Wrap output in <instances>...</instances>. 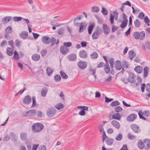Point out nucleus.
<instances>
[{
    "label": "nucleus",
    "instance_id": "nucleus-49",
    "mask_svg": "<svg viewBox=\"0 0 150 150\" xmlns=\"http://www.w3.org/2000/svg\"><path fill=\"white\" fill-rule=\"evenodd\" d=\"M32 104L31 108L35 106L36 105V100H35V97L33 96L32 98Z\"/></svg>",
    "mask_w": 150,
    "mask_h": 150
},
{
    "label": "nucleus",
    "instance_id": "nucleus-24",
    "mask_svg": "<svg viewBox=\"0 0 150 150\" xmlns=\"http://www.w3.org/2000/svg\"><path fill=\"white\" fill-rule=\"evenodd\" d=\"M40 56L38 54H33L32 57V59L35 61H38L40 58Z\"/></svg>",
    "mask_w": 150,
    "mask_h": 150
},
{
    "label": "nucleus",
    "instance_id": "nucleus-12",
    "mask_svg": "<svg viewBox=\"0 0 150 150\" xmlns=\"http://www.w3.org/2000/svg\"><path fill=\"white\" fill-rule=\"evenodd\" d=\"M31 102V98L29 96H26L23 100V102L25 104H29Z\"/></svg>",
    "mask_w": 150,
    "mask_h": 150
},
{
    "label": "nucleus",
    "instance_id": "nucleus-1",
    "mask_svg": "<svg viewBox=\"0 0 150 150\" xmlns=\"http://www.w3.org/2000/svg\"><path fill=\"white\" fill-rule=\"evenodd\" d=\"M43 125L41 123L37 122L34 123L32 126V131L36 133L41 131L44 128Z\"/></svg>",
    "mask_w": 150,
    "mask_h": 150
},
{
    "label": "nucleus",
    "instance_id": "nucleus-35",
    "mask_svg": "<svg viewBox=\"0 0 150 150\" xmlns=\"http://www.w3.org/2000/svg\"><path fill=\"white\" fill-rule=\"evenodd\" d=\"M133 36L137 39H140V33L138 32H135L133 33Z\"/></svg>",
    "mask_w": 150,
    "mask_h": 150
},
{
    "label": "nucleus",
    "instance_id": "nucleus-5",
    "mask_svg": "<svg viewBox=\"0 0 150 150\" xmlns=\"http://www.w3.org/2000/svg\"><path fill=\"white\" fill-rule=\"evenodd\" d=\"M77 65L79 69L83 70L87 66V64L85 61L80 60L77 63Z\"/></svg>",
    "mask_w": 150,
    "mask_h": 150
},
{
    "label": "nucleus",
    "instance_id": "nucleus-45",
    "mask_svg": "<svg viewBox=\"0 0 150 150\" xmlns=\"http://www.w3.org/2000/svg\"><path fill=\"white\" fill-rule=\"evenodd\" d=\"M140 40H142L145 36V33L144 31H142L140 33Z\"/></svg>",
    "mask_w": 150,
    "mask_h": 150
},
{
    "label": "nucleus",
    "instance_id": "nucleus-36",
    "mask_svg": "<svg viewBox=\"0 0 150 150\" xmlns=\"http://www.w3.org/2000/svg\"><path fill=\"white\" fill-rule=\"evenodd\" d=\"M13 21L17 22L22 20L23 18L20 16H15L13 17Z\"/></svg>",
    "mask_w": 150,
    "mask_h": 150
},
{
    "label": "nucleus",
    "instance_id": "nucleus-46",
    "mask_svg": "<svg viewBox=\"0 0 150 150\" xmlns=\"http://www.w3.org/2000/svg\"><path fill=\"white\" fill-rule=\"evenodd\" d=\"M61 79V77L59 75H56L54 76V79L57 82H60Z\"/></svg>",
    "mask_w": 150,
    "mask_h": 150
},
{
    "label": "nucleus",
    "instance_id": "nucleus-16",
    "mask_svg": "<svg viewBox=\"0 0 150 150\" xmlns=\"http://www.w3.org/2000/svg\"><path fill=\"white\" fill-rule=\"evenodd\" d=\"M61 53L63 55H65L69 52L68 49L65 48L64 46H61L60 48Z\"/></svg>",
    "mask_w": 150,
    "mask_h": 150
},
{
    "label": "nucleus",
    "instance_id": "nucleus-60",
    "mask_svg": "<svg viewBox=\"0 0 150 150\" xmlns=\"http://www.w3.org/2000/svg\"><path fill=\"white\" fill-rule=\"evenodd\" d=\"M8 44L13 49L14 48V45L13 42V40H11L8 42Z\"/></svg>",
    "mask_w": 150,
    "mask_h": 150
},
{
    "label": "nucleus",
    "instance_id": "nucleus-23",
    "mask_svg": "<svg viewBox=\"0 0 150 150\" xmlns=\"http://www.w3.org/2000/svg\"><path fill=\"white\" fill-rule=\"evenodd\" d=\"M143 142L145 144H146L147 145V147H145V149L146 150L148 149L150 147V139H145L144 140Z\"/></svg>",
    "mask_w": 150,
    "mask_h": 150
},
{
    "label": "nucleus",
    "instance_id": "nucleus-54",
    "mask_svg": "<svg viewBox=\"0 0 150 150\" xmlns=\"http://www.w3.org/2000/svg\"><path fill=\"white\" fill-rule=\"evenodd\" d=\"M64 30L62 28H60L58 29V33L59 35H62L64 34Z\"/></svg>",
    "mask_w": 150,
    "mask_h": 150
},
{
    "label": "nucleus",
    "instance_id": "nucleus-59",
    "mask_svg": "<svg viewBox=\"0 0 150 150\" xmlns=\"http://www.w3.org/2000/svg\"><path fill=\"white\" fill-rule=\"evenodd\" d=\"M51 47L53 46L56 42V39L54 37H52L51 39Z\"/></svg>",
    "mask_w": 150,
    "mask_h": 150
},
{
    "label": "nucleus",
    "instance_id": "nucleus-42",
    "mask_svg": "<svg viewBox=\"0 0 150 150\" xmlns=\"http://www.w3.org/2000/svg\"><path fill=\"white\" fill-rule=\"evenodd\" d=\"M46 73L49 76H50L51 74L53 73V71L50 68L47 67L46 70Z\"/></svg>",
    "mask_w": 150,
    "mask_h": 150
},
{
    "label": "nucleus",
    "instance_id": "nucleus-11",
    "mask_svg": "<svg viewBox=\"0 0 150 150\" xmlns=\"http://www.w3.org/2000/svg\"><path fill=\"white\" fill-rule=\"evenodd\" d=\"M115 68L116 70L119 71L122 68V65L120 60H117L115 63Z\"/></svg>",
    "mask_w": 150,
    "mask_h": 150
},
{
    "label": "nucleus",
    "instance_id": "nucleus-19",
    "mask_svg": "<svg viewBox=\"0 0 150 150\" xmlns=\"http://www.w3.org/2000/svg\"><path fill=\"white\" fill-rule=\"evenodd\" d=\"M12 17L11 16H7L4 17L2 19V22L4 23H7L12 19Z\"/></svg>",
    "mask_w": 150,
    "mask_h": 150
},
{
    "label": "nucleus",
    "instance_id": "nucleus-50",
    "mask_svg": "<svg viewBox=\"0 0 150 150\" xmlns=\"http://www.w3.org/2000/svg\"><path fill=\"white\" fill-rule=\"evenodd\" d=\"M127 137L129 139L131 140H134L136 138V137L133 135H131L129 133L128 134Z\"/></svg>",
    "mask_w": 150,
    "mask_h": 150
},
{
    "label": "nucleus",
    "instance_id": "nucleus-61",
    "mask_svg": "<svg viewBox=\"0 0 150 150\" xmlns=\"http://www.w3.org/2000/svg\"><path fill=\"white\" fill-rule=\"evenodd\" d=\"M47 53V51L46 49L42 50L40 51V54L42 56H45Z\"/></svg>",
    "mask_w": 150,
    "mask_h": 150
},
{
    "label": "nucleus",
    "instance_id": "nucleus-13",
    "mask_svg": "<svg viewBox=\"0 0 150 150\" xmlns=\"http://www.w3.org/2000/svg\"><path fill=\"white\" fill-rule=\"evenodd\" d=\"M103 29L105 34H108L109 33L110 28L106 24L104 23L103 24Z\"/></svg>",
    "mask_w": 150,
    "mask_h": 150
},
{
    "label": "nucleus",
    "instance_id": "nucleus-22",
    "mask_svg": "<svg viewBox=\"0 0 150 150\" xmlns=\"http://www.w3.org/2000/svg\"><path fill=\"white\" fill-rule=\"evenodd\" d=\"M94 26L95 24L94 23H92L88 26V32L89 34H91Z\"/></svg>",
    "mask_w": 150,
    "mask_h": 150
},
{
    "label": "nucleus",
    "instance_id": "nucleus-8",
    "mask_svg": "<svg viewBox=\"0 0 150 150\" xmlns=\"http://www.w3.org/2000/svg\"><path fill=\"white\" fill-rule=\"evenodd\" d=\"M130 127L135 133H138L141 131L139 126L135 124L132 125Z\"/></svg>",
    "mask_w": 150,
    "mask_h": 150
},
{
    "label": "nucleus",
    "instance_id": "nucleus-57",
    "mask_svg": "<svg viewBox=\"0 0 150 150\" xmlns=\"http://www.w3.org/2000/svg\"><path fill=\"white\" fill-rule=\"evenodd\" d=\"M63 45L65 47H70L72 45V43L70 42H65L63 43Z\"/></svg>",
    "mask_w": 150,
    "mask_h": 150
},
{
    "label": "nucleus",
    "instance_id": "nucleus-21",
    "mask_svg": "<svg viewBox=\"0 0 150 150\" xmlns=\"http://www.w3.org/2000/svg\"><path fill=\"white\" fill-rule=\"evenodd\" d=\"M134 71L138 74H141L142 71V67L140 66H137L134 69Z\"/></svg>",
    "mask_w": 150,
    "mask_h": 150
},
{
    "label": "nucleus",
    "instance_id": "nucleus-41",
    "mask_svg": "<svg viewBox=\"0 0 150 150\" xmlns=\"http://www.w3.org/2000/svg\"><path fill=\"white\" fill-rule=\"evenodd\" d=\"M91 58L93 59H96L98 57V53L96 52H93V53L91 55Z\"/></svg>",
    "mask_w": 150,
    "mask_h": 150
},
{
    "label": "nucleus",
    "instance_id": "nucleus-31",
    "mask_svg": "<svg viewBox=\"0 0 150 150\" xmlns=\"http://www.w3.org/2000/svg\"><path fill=\"white\" fill-rule=\"evenodd\" d=\"M27 133L25 132H21L20 134V138L22 140H26L27 139Z\"/></svg>",
    "mask_w": 150,
    "mask_h": 150
},
{
    "label": "nucleus",
    "instance_id": "nucleus-38",
    "mask_svg": "<svg viewBox=\"0 0 150 150\" xmlns=\"http://www.w3.org/2000/svg\"><path fill=\"white\" fill-rule=\"evenodd\" d=\"M94 32H98L99 33V34H101L103 32V30L101 28H100L98 26H97L96 27Z\"/></svg>",
    "mask_w": 150,
    "mask_h": 150
},
{
    "label": "nucleus",
    "instance_id": "nucleus-63",
    "mask_svg": "<svg viewBox=\"0 0 150 150\" xmlns=\"http://www.w3.org/2000/svg\"><path fill=\"white\" fill-rule=\"evenodd\" d=\"M122 66L125 68L127 69L128 68V65L127 62L124 61L122 62Z\"/></svg>",
    "mask_w": 150,
    "mask_h": 150
},
{
    "label": "nucleus",
    "instance_id": "nucleus-56",
    "mask_svg": "<svg viewBox=\"0 0 150 150\" xmlns=\"http://www.w3.org/2000/svg\"><path fill=\"white\" fill-rule=\"evenodd\" d=\"M99 11V9L98 7L95 6L93 7L92 8V11L93 12H97Z\"/></svg>",
    "mask_w": 150,
    "mask_h": 150
},
{
    "label": "nucleus",
    "instance_id": "nucleus-6",
    "mask_svg": "<svg viewBox=\"0 0 150 150\" xmlns=\"http://www.w3.org/2000/svg\"><path fill=\"white\" fill-rule=\"evenodd\" d=\"M129 77L127 80L128 82L131 83H134L135 81L134 77L136 76V75L133 73L130 72L129 73Z\"/></svg>",
    "mask_w": 150,
    "mask_h": 150
},
{
    "label": "nucleus",
    "instance_id": "nucleus-48",
    "mask_svg": "<svg viewBox=\"0 0 150 150\" xmlns=\"http://www.w3.org/2000/svg\"><path fill=\"white\" fill-rule=\"evenodd\" d=\"M115 111L117 112V113H119V112L122 111V108L120 106H118L115 107L114 108Z\"/></svg>",
    "mask_w": 150,
    "mask_h": 150
},
{
    "label": "nucleus",
    "instance_id": "nucleus-30",
    "mask_svg": "<svg viewBox=\"0 0 150 150\" xmlns=\"http://www.w3.org/2000/svg\"><path fill=\"white\" fill-rule=\"evenodd\" d=\"M149 67H145L144 69V78H146L148 75V73Z\"/></svg>",
    "mask_w": 150,
    "mask_h": 150
},
{
    "label": "nucleus",
    "instance_id": "nucleus-44",
    "mask_svg": "<svg viewBox=\"0 0 150 150\" xmlns=\"http://www.w3.org/2000/svg\"><path fill=\"white\" fill-rule=\"evenodd\" d=\"M120 103L117 100H115L112 102L110 103V105L112 106H115L120 105Z\"/></svg>",
    "mask_w": 150,
    "mask_h": 150
},
{
    "label": "nucleus",
    "instance_id": "nucleus-20",
    "mask_svg": "<svg viewBox=\"0 0 150 150\" xmlns=\"http://www.w3.org/2000/svg\"><path fill=\"white\" fill-rule=\"evenodd\" d=\"M128 54L129 58L131 60H132L136 55L135 53L133 50L129 51Z\"/></svg>",
    "mask_w": 150,
    "mask_h": 150
},
{
    "label": "nucleus",
    "instance_id": "nucleus-39",
    "mask_svg": "<svg viewBox=\"0 0 150 150\" xmlns=\"http://www.w3.org/2000/svg\"><path fill=\"white\" fill-rule=\"evenodd\" d=\"M10 136L14 142H16L17 141L16 136L13 132H10Z\"/></svg>",
    "mask_w": 150,
    "mask_h": 150
},
{
    "label": "nucleus",
    "instance_id": "nucleus-25",
    "mask_svg": "<svg viewBox=\"0 0 150 150\" xmlns=\"http://www.w3.org/2000/svg\"><path fill=\"white\" fill-rule=\"evenodd\" d=\"M13 48L11 47H8L6 49V53L9 56H12L14 53Z\"/></svg>",
    "mask_w": 150,
    "mask_h": 150
},
{
    "label": "nucleus",
    "instance_id": "nucleus-27",
    "mask_svg": "<svg viewBox=\"0 0 150 150\" xmlns=\"http://www.w3.org/2000/svg\"><path fill=\"white\" fill-rule=\"evenodd\" d=\"M100 34L99 33L93 32L92 35V39L93 40H96L98 39L99 38V35Z\"/></svg>",
    "mask_w": 150,
    "mask_h": 150
},
{
    "label": "nucleus",
    "instance_id": "nucleus-58",
    "mask_svg": "<svg viewBox=\"0 0 150 150\" xmlns=\"http://www.w3.org/2000/svg\"><path fill=\"white\" fill-rule=\"evenodd\" d=\"M144 15L143 12H141L139 15L138 18L141 19L143 20L144 18Z\"/></svg>",
    "mask_w": 150,
    "mask_h": 150
},
{
    "label": "nucleus",
    "instance_id": "nucleus-33",
    "mask_svg": "<svg viewBox=\"0 0 150 150\" xmlns=\"http://www.w3.org/2000/svg\"><path fill=\"white\" fill-rule=\"evenodd\" d=\"M143 112L142 110H139L138 113V114L140 119H142L144 120H146V119L143 116Z\"/></svg>",
    "mask_w": 150,
    "mask_h": 150
},
{
    "label": "nucleus",
    "instance_id": "nucleus-14",
    "mask_svg": "<svg viewBox=\"0 0 150 150\" xmlns=\"http://www.w3.org/2000/svg\"><path fill=\"white\" fill-rule=\"evenodd\" d=\"M79 55L80 57L83 59L86 58L88 57L86 52L84 50H81L79 52Z\"/></svg>",
    "mask_w": 150,
    "mask_h": 150
},
{
    "label": "nucleus",
    "instance_id": "nucleus-37",
    "mask_svg": "<svg viewBox=\"0 0 150 150\" xmlns=\"http://www.w3.org/2000/svg\"><path fill=\"white\" fill-rule=\"evenodd\" d=\"M60 73L62 78L64 79H66L68 78V76L64 72L61 71Z\"/></svg>",
    "mask_w": 150,
    "mask_h": 150
},
{
    "label": "nucleus",
    "instance_id": "nucleus-9",
    "mask_svg": "<svg viewBox=\"0 0 150 150\" xmlns=\"http://www.w3.org/2000/svg\"><path fill=\"white\" fill-rule=\"evenodd\" d=\"M36 113V112L35 110H30L26 112V114L25 115L26 117H33L35 115Z\"/></svg>",
    "mask_w": 150,
    "mask_h": 150
},
{
    "label": "nucleus",
    "instance_id": "nucleus-43",
    "mask_svg": "<svg viewBox=\"0 0 150 150\" xmlns=\"http://www.w3.org/2000/svg\"><path fill=\"white\" fill-rule=\"evenodd\" d=\"M134 24L136 28H138L140 26V22L138 19H137L134 21Z\"/></svg>",
    "mask_w": 150,
    "mask_h": 150
},
{
    "label": "nucleus",
    "instance_id": "nucleus-10",
    "mask_svg": "<svg viewBox=\"0 0 150 150\" xmlns=\"http://www.w3.org/2000/svg\"><path fill=\"white\" fill-rule=\"evenodd\" d=\"M42 40L43 43L46 44H49L51 42L50 38L46 36H44L42 38Z\"/></svg>",
    "mask_w": 150,
    "mask_h": 150
},
{
    "label": "nucleus",
    "instance_id": "nucleus-2",
    "mask_svg": "<svg viewBox=\"0 0 150 150\" xmlns=\"http://www.w3.org/2000/svg\"><path fill=\"white\" fill-rule=\"evenodd\" d=\"M56 113V110L53 107L49 108L46 111L47 116L50 117L54 116Z\"/></svg>",
    "mask_w": 150,
    "mask_h": 150
},
{
    "label": "nucleus",
    "instance_id": "nucleus-55",
    "mask_svg": "<svg viewBox=\"0 0 150 150\" xmlns=\"http://www.w3.org/2000/svg\"><path fill=\"white\" fill-rule=\"evenodd\" d=\"M122 138V134H119L115 138V139L117 141L121 140Z\"/></svg>",
    "mask_w": 150,
    "mask_h": 150
},
{
    "label": "nucleus",
    "instance_id": "nucleus-15",
    "mask_svg": "<svg viewBox=\"0 0 150 150\" xmlns=\"http://www.w3.org/2000/svg\"><path fill=\"white\" fill-rule=\"evenodd\" d=\"M67 58L70 61H74L76 60L77 57L76 54L72 53L67 56Z\"/></svg>",
    "mask_w": 150,
    "mask_h": 150
},
{
    "label": "nucleus",
    "instance_id": "nucleus-17",
    "mask_svg": "<svg viewBox=\"0 0 150 150\" xmlns=\"http://www.w3.org/2000/svg\"><path fill=\"white\" fill-rule=\"evenodd\" d=\"M28 35V33L27 31H24L21 32L19 35V36L21 39L24 40L26 38Z\"/></svg>",
    "mask_w": 150,
    "mask_h": 150
},
{
    "label": "nucleus",
    "instance_id": "nucleus-40",
    "mask_svg": "<svg viewBox=\"0 0 150 150\" xmlns=\"http://www.w3.org/2000/svg\"><path fill=\"white\" fill-rule=\"evenodd\" d=\"M128 21H123L122 23L120 25V27L122 28H125L127 25Z\"/></svg>",
    "mask_w": 150,
    "mask_h": 150
},
{
    "label": "nucleus",
    "instance_id": "nucleus-26",
    "mask_svg": "<svg viewBox=\"0 0 150 150\" xmlns=\"http://www.w3.org/2000/svg\"><path fill=\"white\" fill-rule=\"evenodd\" d=\"M48 91V89L46 87H44L41 90V95L42 97L45 96L47 93Z\"/></svg>",
    "mask_w": 150,
    "mask_h": 150
},
{
    "label": "nucleus",
    "instance_id": "nucleus-29",
    "mask_svg": "<svg viewBox=\"0 0 150 150\" xmlns=\"http://www.w3.org/2000/svg\"><path fill=\"white\" fill-rule=\"evenodd\" d=\"M106 141V143L109 146H110L112 145L114 142V140L108 137Z\"/></svg>",
    "mask_w": 150,
    "mask_h": 150
},
{
    "label": "nucleus",
    "instance_id": "nucleus-32",
    "mask_svg": "<svg viewBox=\"0 0 150 150\" xmlns=\"http://www.w3.org/2000/svg\"><path fill=\"white\" fill-rule=\"evenodd\" d=\"M144 143L142 140H139L138 144V147L140 149H143L144 148Z\"/></svg>",
    "mask_w": 150,
    "mask_h": 150
},
{
    "label": "nucleus",
    "instance_id": "nucleus-28",
    "mask_svg": "<svg viewBox=\"0 0 150 150\" xmlns=\"http://www.w3.org/2000/svg\"><path fill=\"white\" fill-rule=\"evenodd\" d=\"M55 108L58 110H61L64 108V105L62 103H59L54 106Z\"/></svg>",
    "mask_w": 150,
    "mask_h": 150
},
{
    "label": "nucleus",
    "instance_id": "nucleus-4",
    "mask_svg": "<svg viewBox=\"0 0 150 150\" xmlns=\"http://www.w3.org/2000/svg\"><path fill=\"white\" fill-rule=\"evenodd\" d=\"M121 117V115L119 113H115L114 115H112V117L111 113H110L109 115V118L110 120L112 119L119 120L120 119Z\"/></svg>",
    "mask_w": 150,
    "mask_h": 150
},
{
    "label": "nucleus",
    "instance_id": "nucleus-64",
    "mask_svg": "<svg viewBox=\"0 0 150 150\" xmlns=\"http://www.w3.org/2000/svg\"><path fill=\"white\" fill-rule=\"evenodd\" d=\"M46 147L45 145L40 146L38 150H46Z\"/></svg>",
    "mask_w": 150,
    "mask_h": 150
},
{
    "label": "nucleus",
    "instance_id": "nucleus-53",
    "mask_svg": "<svg viewBox=\"0 0 150 150\" xmlns=\"http://www.w3.org/2000/svg\"><path fill=\"white\" fill-rule=\"evenodd\" d=\"M114 16L113 14L110 13V23L111 24L114 23Z\"/></svg>",
    "mask_w": 150,
    "mask_h": 150
},
{
    "label": "nucleus",
    "instance_id": "nucleus-7",
    "mask_svg": "<svg viewBox=\"0 0 150 150\" xmlns=\"http://www.w3.org/2000/svg\"><path fill=\"white\" fill-rule=\"evenodd\" d=\"M136 114L132 113L128 115L126 118V120L128 122H132L134 121L137 117Z\"/></svg>",
    "mask_w": 150,
    "mask_h": 150
},
{
    "label": "nucleus",
    "instance_id": "nucleus-18",
    "mask_svg": "<svg viewBox=\"0 0 150 150\" xmlns=\"http://www.w3.org/2000/svg\"><path fill=\"white\" fill-rule=\"evenodd\" d=\"M111 124L117 129H119L120 127V124L117 121L113 120L111 122Z\"/></svg>",
    "mask_w": 150,
    "mask_h": 150
},
{
    "label": "nucleus",
    "instance_id": "nucleus-51",
    "mask_svg": "<svg viewBox=\"0 0 150 150\" xmlns=\"http://www.w3.org/2000/svg\"><path fill=\"white\" fill-rule=\"evenodd\" d=\"M104 69L105 72L107 74H108L110 73V69L109 66L105 67Z\"/></svg>",
    "mask_w": 150,
    "mask_h": 150
},
{
    "label": "nucleus",
    "instance_id": "nucleus-34",
    "mask_svg": "<svg viewBox=\"0 0 150 150\" xmlns=\"http://www.w3.org/2000/svg\"><path fill=\"white\" fill-rule=\"evenodd\" d=\"M83 22H82L79 26V33H81L83 32L84 30H85L86 29V26L83 25Z\"/></svg>",
    "mask_w": 150,
    "mask_h": 150
},
{
    "label": "nucleus",
    "instance_id": "nucleus-52",
    "mask_svg": "<svg viewBox=\"0 0 150 150\" xmlns=\"http://www.w3.org/2000/svg\"><path fill=\"white\" fill-rule=\"evenodd\" d=\"M101 12L104 15H106L108 13L107 10L103 7H102Z\"/></svg>",
    "mask_w": 150,
    "mask_h": 150
},
{
    "label": "nucleus",
    "instance_id": "nucleus-3",
    "mask_svg": "<svg viewBox=\"0 0 150 150\" xmlns=\"http://www.w3.org/2000/svg\"><path fill=\"white\" fill-rule=\"evenodd\" d=\"M145 84L144 83H143L141 86V91L142 93H143L144 91L145 88V87L146 90L148 92H150V83H148L145 86Z\"/></svg>",
    "mask_w": 150,
    "mask_h": 150
},
{
    "label": "nucleus",
    "instance_id": "nucleus-62",
    "mask_svg": "<svg viewBox=\"0 0 150 150\" xmlns=\"http://www.w3.org/2000/svg\"><path fill=\"white\" fill-rule=\"evenodd\" d=\"M43 114L41 111H38L37 112V116L38 117L41 118L42 117Z\"/></svg>",
    "mask_w": 150,
    "mask_h": 150
},
{
    "label": "nucleus",
    "instance_id": "nucleus-47",
    "mask_svg": "<svg viewBox=\"0 0 150 150\" xmlns=\"http://www.w3.org/2000/svg\"><path fill=\"white\" fill-rule=\"evenodd\" d=\"M6 32L7 34H10L12 32L11 27L10 26L7 27L6 29Z\"/></svg>",
    "mask_w": 150,
    "mask_h": 150
}]
</instances>
